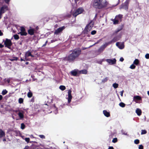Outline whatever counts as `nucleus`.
I'll list each match as a JSON object with an SVG mask.
<instances>
[{
    "label": "nucleus",
    "mask_w": 149,
    "mask_h": 149,
    "mask_svg": "<svg viewBox=\"0 0 149 149\" xmlns=\"http://www.w3.org/2000/svg\"><path fill=\"white\" fill-rule=\"evenodd\" d=\"M81 50L79 49H76L72 51V53L66 57L65 60L69 62L74 61L77 57L81 53Z\"/></svg>",
    "instance_id": "nucleus-1"
},
{
    "label": "nucleus",
    "mask_w": 149,
    "mask_h": 149,
    "mask_svg": "<svg viewBox=\"0 0 149 149\" xmlns=\"http://www.w3.org/2000/svg\"><path fill=\"white\" fill-rule=\"evenodd\" d=\"M108 4L106 0H95L93 6L96 8H102L107 6Z\"/></svg>",
    "instance_id": "nucleus-2"
},
{
    "label": "nucleus",
    "mask_w": 149,
    "mask_h": 149,
    "mask_svg": "<svg viewBox=\"0 0 149 149\" xmlns=\"http://www.w3.org/2000/svg\"><path fill=\"white\" fill-rule=\"evenodd\" d=\"M8 10V7L6 5L0 6V16L2 17V15Z\"/></svg>",
    "instance_id": "nucleus-3"
},
{
    "label": "nucleus",
    "mask_w": 149,
    "mask_h": 149,
    "mask_svg": "<svg viewBox=\"0 0 149 149\" xmlns=\"http://www.w3.org/2000/svg\"><path fill=\"white\" fill-rule=\"evenodd\" d=\"M84 11L82 8H79L73 13L72 15L76 17L77 15L82 13Z\"/></svg>",
    "instance_id": "nucleus-4"
},
{
    "label": "nucleus",
    "mask_w": 149,
    "mask_h": 149,
    "mask_svg": "<svg viewBox=\"0 0 149 149\" xmlns=\"http://www.w3.org/2000/svg\"><path fill=\"white\" fill-rule=\"evenodd\" d=\"M26 110L25 109H21L20 111L17 114L19 116V119H17V120H23L24 118V114L25 113V111Z\"/></svg>",
    "instance_id": "nucleus-5"
},
{
    "label": "nucleus",
    "mask_w": 149,
    "mask_h": 149,
    "mask_svg": "<svg viewBox=\"0 0 149 149\" xmlns=\"http://www.w3.org/2000/svg\"><path fill=\"white\" fill-rule=\"evenodd\" d=\"M130 1V0H126L125 2L124 3V4L122 5V6H121L120 7V9L123 8L125 10H127L128 8L129 3Z\"/></svg>",
    "instance_id": "nucleus-6"
},
{
    "label": "nucleus",
    "mask_w": 149,
    "mask_h": 149,
    "mask_svg": "<svg viewBox=\"0 0 149 149\" xmlns=\"http://www.w3.org/2000/svg\"><path fill=\"white\" fill-rule=\"evenodd\" d=\"M4 44L5 45L6 47H7L9 49H10V47L11 46L12 44L10 40L6 39V40L4 41Z\"/></svg>",
    "instance_id": "nucleus-7"
},
{
    "label": "nucleus",
    "mask_w": 149,
    "mask_h": 149,
    "mask_svg": "<svg viewBox=\"0 0 149 149\" xmlns=\"http://www.w3.org/2000/svg\"><path fill=\"white\" fill-rule=\"evenodd\" d=\"M72 91L70 90H69L68 91V97L66 99L68 100V103H69L71 102L72 98V96L71 95Z\"/></svg>",
    "instance_id": "nucleus-8"
},
{
    "label": "nucleus",
    "mask_w": 149,
    "mask_h": 149,
    "mask_svg": "<svg viewBox=\"0 0 149 149\" xmlns=\"http://www.w3.org/2000/svg\"><path fill=\"white\" fill-rule=\"evenodd\" d=\"M65 27L64 26H63L55 30L54 34H58L62 32V31L65 29Z\"/></svg>",
    "instance_id": "nucleus-9"
},
{
    "label": "nucleus",
    "mask_w": 149,
    "mask_h": 149,
    "mask_svg": "<svg viewBox=\"0 0 149 149\" xmlns=\"http://www.w3.org/2000/svg\"><path fill=\"white\" fill-rule=\"evenodd\" d=\"M106 61L109 64L111 65L115 64L116 61V59L115 58H113V59H106Z\"/></svg>",
    "instance_id": "nucleus-10"
},
{
    "label": "nucleus",
    "mask_w": 149,
    "mask_h": 149,
    "mask_svg": "<svg viewBox=\"0 0 149 149\" xmlns=\"http://www.w3.org/2000/svg\"><path fill=\"white\" fill-rule=\"evenodd\" d=\"M116 45L120 49H123L124 47V45L123 43H119L118 42L116 43Z\"/></svg>",
    "instance_id": "nucleus-11"
},
{
    "label": "nucleus",
    "mask_w": 149,
    "mask_h": 149,
    "mask_svg": "<svg viewBox=\"0 0 149 149\" xmlns=\"http://www.w3.org/2000/svg\"><path fill=\"white\" fill-rule=\"evenodd\" d=\"M35 30L34 29L31 28V27L30 28V29L28 31V32L30 35H33L34 34Z\"/></svg>",
    "instance_id": "nucleus-12"
},
{
    "label": "nucleus",
    "mask_w": 149,
    "mask_h": 149,
    "mask_svg": "<svg viewBox=\"0 0 149 149\" xmlns=\"http://www.w3.org/2000/svg\"><path fill=\"white\" fill-rule=\"evenodd\" d=\"M119 39V37L118 36H116L114 37L109 42L110 44H111L112 43H113L115 42L116 41L118 40Z\"/></svg>",
    "instance_id": "nucleus-13"
},
{
    "label": "nucleus",
    "mask_w": 149,
    "mask_h": 149,
    "mask_svg": "<svg viewBox=\"0 0 149 149\" xmlns=\"http://www.w3.org/2000/svg\"><path fill=\"white\" fill-rule=\"evenodd\" d=\"M25 56L26 57H28L29 56H31V57H34V56L31 54V52L29 51L26 52Z\"/></svg>",
    "instance_id": "nucleus-14"
},
{
    "label": "nucleus",
    "mask_w": 149,
    "mask_h": 149,
    "mask_svg": "<svg viewBox=\"0 0 149 149\" xmlns=\"http://www.w3.org/2000/svg\"><path fill=\"white\" fill-rule=\"evenodd\" d=\"M141 100V97L138 95L134 96L133 97V100L135 102H136L137 100Z\"/></svg>",
    "instance_id": "nucleus-15"
},
{
    "label": "nucleus",
    "mask_w": 149,
    "mask_h": 149,
    "mask_svg": "<svg viewBox=\"0 0 149 149\" xmlns=\"http://www.w3.org/2000/svg\"><path fill=\"white\" fill-rule=\"evenodd\" d=\"M90 28L87 25L84 30V32L85 33H87L91 29H90Z\"/></svg>",
    "instance_id": "nucleus-16"
},
{
    "label": "nucleus",
    "mask_w": 149,
    "mask_h": 149,
    "mask_svg": "<svg viewBox=\"0 0 149 149\" xmlns=\"http://www.w3.org/2000/svg\"><path fill=\"white\" fill-rule=\"evenodd\" d=\"M103 113L104 115L106 117H108L110 116L109 112L107 111L106 110H104L103 111Z\"/></svg>",
    "instance_id": "nucleus-17"
},
{
    "label": "nucleus",
    "mask_w": 149,
    "mask_h": 149,
    "mask_svg": "<svg viewBox=\"0 0 149 149\" xmlns=\"http://www.w3.org/2000/svg\"><path fill=\"white\" fill-rule=\"evenodd\" d=\"M123 17V15L121 14H119L118 15H116L115 18L118 19L119 21H121V19Z\"/></svg>",
    "instance_id": "nucleus-18"
},
{
    "label": "nucleus",
    "mask_w": 149,
    "mask_h": 149,
    "mask_svg": "<svg viewBox=\"0 0 149 149\" xmlns=\"http://www.w3.org/2000/svg\"><path fill=\"white\" fill-rule=\"evenodd\" d=\"M71 74L74 76H76L77 74V70H74L71 72Z\"/></svg>",
    "instance_id": "nucleus-19"
},
{
    "label": "nucleus",
    "mask_w": 149,
    "mask_h": 149,
    "mask_svg": "<svg viewBox=\"0 0 149 149\" xmlns=\"http://www.w3.org/2000/svg\"><path fill=\"white\" fill-rule=\"evenodd\" d=\"M5 133L1 129H0V138H1L5 136Z\"/></svg>",
    "instance_id": "nucleus-20"
},
{
    "label": "nucleus",
    "mask_w": 149,
    "mask_h": 149,
    "mask_svg": "<svg viewBox=\"0 0 149 149\" xmlns=\"http://www.w3.org/2000/svg\"><path fill=\"white\" fill-rule=\"evenodd\" d=\"M87 25L89 27V28H90V29H92L94 25V22L92 21H91Z\"/></svg>",
    "instance_id": "nucleus-21"
},
{
    "label": "nucleus",
    "mask_w": 149,
    "mask_h": 149,
    "mask_svg": "<svg viewBox=\"0 0 149 149\" xmlns=\"http://www.w3.org/2000/svg\"><path fill=\"white\" fill-rule=\"evenodd\" d=\"M136 112L138 116H140L141 113V110L139 108H137L136 109Z\"/></svg>",
    "instance_id": "nucleus-22"
},
{
    "label": "nucleus",
    "mask_w": 149,
    "mask_h": 149,
    "mask_svg": "<svg viewBox=\"0 0 149 149\" xmlns=\"http://www.w3.org/2000/svg\"><path fill=\"white\" fill-rule=\"evenodd\" d=\"M28 90H29V91L27 95V96L28 97L30 98L32 97V96L33 95V94H32V93L31 92V91L30 90V88H28Z\"/></svg>",
    "instance_id": "nucleus-23"
},
{
    "label": "nucleus",
    "mask_w": 149,
    "mask_h": 149,
    "mask_svg": "<svg viewBox=\"0 0 149 149\" xmlns=\"http://www.w3.org/2000/svg\"><path fill=\"white\" fill-rule=\"evenodd\" d=\"M111 20L113 22V24H118L119 21L118 19H116L115 18L114 19H112Z\"/></svg>",
    "instance_id": "nucleus-24"
},
{
    "label": "nucleus",
    "mask_w": 149,
    "mask_h": 149,
    "mask_svg": "<svg viewBox=\"0 0 149 149\" xmlns=\"http://www.w3.org/2000/svg\"><path fill=\"white\" fill-rule=\"evenodd\" d=\"M139 63V61L138 59H135L133 62V64L136 65H138Z\"/></svg>",
    "instance_id": "nucleus-25"
},
{
    "label": "nucleus",
    "mask_w": 149,
    "mask_h": 149,
    "mask_svg": "<svg viewBox=\"0 0 149 149\" xmlns=\"http://www.w3.org/2000/svg\"><path fill=\"white\" fill-rule=\"evenodd\" d=\"M19 33L21 36H26L27 34V33L26 32V31H24L20 32H19Z\"/></svg>",
    "instance_id": "nucleus-26"
},
{
    "label": "nucleus",
    "mask_w": 149,
    "mask_h": 149,
    "mask_svg": "<svg viewBox=\"0 0 149 149\" xmlns=\"http://www.w3.org/2000/svg\"><path fill=\"white\" fill-rule=\"evenodd\" d=\"M105 49L101 46L98 50V52H102Z\"/></svg>",
    "instance_id": "nucleus-27"
},
{
    "label": "nucleus",
    "mask_w": 149,
    "mask_h": 149,
    "mask_svg": "<svg viewBox=\"0 0 149 149\" xmlns=\"http://www.w3.org/2000/svg\"><path fill=\"white\" fill-rule=\"evenodd\" d=\"M110 44L109 42H106L105 44H104L103 45H102L104 49H105L106 47L109 45Z\"/></svg>",
    "instance_id": "nucleus-28"
},
{
    "label": "nucleus",
    "mask_w": 149,
    "mask_h": 149,
    "mask_svg": "<svg viewBox=\"0 0 149 149\" xmlns=\"http://www.w3.org/2000/svg\"><path fill=\"white\" fill-rule=\"evenodd\" d=\"M110 44L109 42H106L105 44H104L103 45H102L104 49H105L106 47L109 45Z\"/></svg>",
    "instance_id": "nucleus-29"
},
{
    "label": "nucleus",
    "mask_w": 149,
    "mask_h": 149,
    "mask_svg": "<svg viewBox=\"0 0 149 149\" xmlns=\"http://www.w3.org/2000/svg\"><path fill=\"white\" fill-rule=\"evenodd\" d=\"M80 73L84 74H86L87 73V71L86 70H81L80 71Z\"/></svg>",
    "instance_id": "nucleus-30"
},
{
    "label": "nucleus",
    "mask_w": 149,
    "mask_h": 149,
    "mask_svg": "<svg viewBox=\"0 0 149 149\" xmlns=\"http://www.w3.org/2000/svg\"><path fill=\"white\" fill-rule=\"evenodd\" d=\"M65 87L64 86L61 85L59 87V88L62 91H64L65 89Z\"/></svg>",
    "instance_id": "nucleus-31"
},
{
    "label": "nucleus",
    "mask_w": 149,
    "mask_h": 149,
    "mask_svg": "<svg viewBox=\"0 0 149 149\" xmlns=\"http://www.w3.org/2000/svg\"><path fill=\"white\" fill-rule=\"evenodd\" d=\"M118 84L116 83H114L113 84V86L114 88H116L118 87Z\"/></svg>",
    "instance_id": "nucleus-32"
},
{
    "label": "nucleus",
    "mask_w": 149,
    "mask_h": 149,
    "mask_svg": "<svg viewBox=\"0 0 149 149\" xmlns=\"http://www.w3.org/2000/svg\"><path fill=\"white\" fill-rule=\"evenodd\" d=\"M147 133V131L145 130H141V135L145 134Z\"/></svg>",
    "instance_id": "nucleus-33"
},
{
    "label": "nucleus",
    "mask_w": 149,
    "mask_h": 149,
    "mask_svg": "<svg viewBox=\"0 0 149 149\" xmlns=\"http://www.w3.org/2000/svg\"><path fill=\"white\" fill-rule=\"evenodd\" d=\"M120 106L122 107H124L125 106V104L123 102H120L119 104Z\"/></svg>",
    "instance_id": "nucleus-34"
},
{
    "label": "nucleus",
    "mask_w": 149,
    "mask_h": 149,
    "mask_svg": "<svg viewBox=\"0 0 149 149\" xmlns=\"http://www.w3.org/2000/svg\"><path fill=\"white\" fill-rule=\"evenodd\" d=\"M15 40H18L19 39V37L18 35L15 34L13 36Z\"/></svg>",
    "instance_id": "nucleus-35"
},
{
    "label": "nucleus",
    "mask_w": 149,
    "mask_h": 149,
    "mask_svg": "<svg viewBox=\"0 0 149 149\" xmlns=\"http://www.w3.org/2000/svg\"><path fill=\"white\" fill-rule=\"evenodd\" d=\"M23 98H20L19 99L18 102L19 103L22 104L23 102Z\"/></svg>",
    "instance_id": "nucleus-36"
},
{
    "label": "nucleus",
    "mask_w": 149,
    "mask_h": 149,
    "mask_svg": "<svg viewBox=\"0 0 149 149\" xmlns=\"http://www.w3.org/2000/svg\"><path fill=\"white\" fill-rule=\"evenodd\" d=\"M134 64H132V65H131L130 68L132 69H134L136 67V66L134 65Z\"/></svg>",
    "instance_id": "nucleus-37"
},
{
    "label": "nucleus",
    "mask_w": 149,
    "mask_h": 149,
    "mask_svg": "<svg viewBox=\"0 0 149 149\" xmlns=\"http://www.w3.org/2000/svg\"><path fill=\"white\" fill-rule=\"evenodd\" d=\"M7 93V91L6 90H3L2 92V94L3 95L6 94Z\"/></svg>",
    "instance_id": "nucleus-38"
},
{
    "label": "nucleus",
    "mask_w": 149,
    "mask_h": 149,
    "mask_svg": "<svg viewBox=\"0 0 149 149\" xmlns=\"http://www.w3.org/2000/svg\"><path fill=\"white\" fill-rule=\"evenodd\" d=\"M25 127V125L23 123H22L21 125V129L23 130Z\"/></svg>",
    "instance_id": "nucleus-39"
},
{
    "label": "nucleus",
    "mask_w": 149,
    "mask_h": 149,
    "mask_svg": "<svg viewBox=\"0 0 149 149\" xmlns=\"http://www.w3.org/2000/svg\"><path fill=\"white\" fill-rule=\"evenodd\" d=\"M17 58L16 57H14L13 58L10 59L11 61H17Z\"/></svg>",
    "instance_id": "nucleus-40"
},
{
    "label": "nucleus",
    "mask_w": 149,
    "mask_h": 149,
    "mask_svg": "<svg viewBox=\"0 0 149 149\" xmlns=\"http://www.w3.org/2000/svg\"><path fill=\"white\" fill-rule=\"evenodd\" d=\"M139 140L137 139H136L134 141V143L137 144H139Z\"/></svg>",
    "instance_id": "nucleus-41"
},
{
    "label": "nucleus",
    "mask_w": 149,
    "mask_h": 149,
    "mask_svg": "<svg viewBox=\"0 0 149 149\" xmlns=\"http://www.w3.org/2000/svg\"><path fill=\"white\" fill-rule=\"evenodd\" d=\"M24 140L28 143L30 141V139L29 138H25L24 139Z\"/></svg>",
    "instance_id": "nucleus-42"
},
{
    "label": "nucleus",
    "mask_w": 149,
    "mask_h": 149,
    "mask_svg": "<svg viewBox=\"0 0 149 149\" xmlns=\"http://www.w3.org/2000/svg\"><path fill=\"white\" fill-rule=\"evenodd\" d=\"M108 79V78L107 77H106L102 80V82L103 83H104L105 82L107 81Z\"/></svg>",
    "instance_id": "nucleus-43"
},
{
    "label": "nucleus",
    "mask_w": 149,
    "mask_h": 149,
    "mask_svg": "<svg viewBox=\"0 0 149 149\" xmlns=\"http://www.w3.org/2000/svg\"><path fill=\"white\" fill-rule=\"evenodd\" d=\"M117 141V139L116 138H113L112 141V142L113 143H115Z\"/></svg>",
    "instance_id": "nucleus-44"
},
{
    "label": "nucleus",
    "mask_w": 149,
    "mask_h": 149,
    "mask_svg": "<svg viewBox=\"0 0 149 149\" xmlns=\"http://www.w3.org/2000/svg\"><path fill=\"white\" fill-rule=\"evenodd\" d=\"M121 133L123 134H124L125 135H127V132H126L125 131L123 130H122L121 131Z\"/></svg>",
    "instance_id": "nucleus-45"
},
{
    "label": "nucleus",
    "mask_w": 149,
    "mask_h": 149,
    "mask_svg": "<svg viewBox=\"0 0 149 149\" xmlns=\"http://www.w3.org/2000/svg\"><path fill=\"white\" fill-rule=\"evenodd\" d=\"M20 29H21V32L25 31V29L23 26L21 27Z\"/></svg>",
    "instance_id": "nucleus-46"
},
{
    "label": "nucleus",
    "mask_w": 149,
    "mask_h": 149,
    "mask_svg": "<svg viewBox=\"0 0 149 149\" xmlns=\"http://www.w3.org/2000/svg\"><path fill=\"white\" fill-rule=\"evenodd\" d=\"M96 33V31L95 30H93L91 32V34L92 35H94Z\"/></svg>",
    "instance_id": "nucleus-47"
},
{
    "label": "nucleus",
    "mask_w": 149,
    "mask_h": 149,
    "mask_svg": "<svg viewBox=\"0 0 149 149\" xmlns=\"http://www.w3.org/2000/svg\"><path fill=\"white\" fill-rule=\"evenodd\" d=\"M39 136L42 139H45V136L43 135H39Z\"/></svg>",
    "instance_id": "nucleus-48"
},
{
    "label": "nucleus",
    "mask_w": 149,
    "mask_h": 149,
    "mask_svg": "<svg viewBox=\"0 0 149 149\" xmlns=\"http://www.w3.org/2000/svg\"><path fill=\"white\" fill-rule=\"evenodd\" d=\"M6 3L8 4L10 0H4Z\"/></svg>",
    "instance_id": "nucleus-49"
},
{
    "label": "nucleus",
    "mask_w": 149,
    "mask_h": 149,
    "mask_svg": "<svg viewBox=\"0 0 149 149\" xmlns=\"http://www.w3.org/2000/svg\"><path fill=\"white\" fill-rule=\"evenodd\" d=\"M143 146L142 145H139V149H143Z\"/></svg>",
    "instance_id": "nucleus-50"
},
{
    "label": "nucleus",
    "mask_w": 149,
    "mask_h": 149,
    "mask_svg": "<svg viewBox=\"0 0 149 149\" xmlns=\"http://www.w3.org/2000/svg\"><path fill=\"white\" fill-rule=\"evenodd\" d=\"M145 57L146 59H148L149 58V54H146L145 56Z\"/></svg>",
    "instance_id": "nucleus-51"
},
{
    "label": "nucleus",
    "mask_w": 149,
    "mask_h": 149,
    "mask_svg": "<svg viewBox=\"0 0 149 149\" xmlns=\"http://www.w3.org/2000/svg\"><path fill=\"white\" fill-rule=\"evenodd\" d=\"M21 110V109H18V110H14L13 111L14 112H15V113H19V111H20Z\"/></svg>",
    "instance_id": "nucleus-52"
},
{
    "label": "nucleus",
    "mask_w": 149,
    "mask_h": 149,
    "mask_svg": "<svg viewBox=\"0 0 149 149\" xmlns=\"http://www.w3.org/2000/svg\"><path fill=\"white\" fill-rule=\"evenodd\" d=\"M47 42H48V41L47 40L46 41V42H45V43L42 46V47H44L47 44Z\"/></svg>",
    "instance_id": "nucleus-53"
},
{
    "label": "nucleus",
    "mask_w": 149,
    "mask_h": 149,
    "mask_svg": "<svg viewBox=\"0 0 149 149\" xmlns=\"http://www.w3.org/2000/svg\"><path fill=\"white\" fill-rule=\"evenodd\" d=\"M27 57H26L25 56V59L24 60H25V61H28L29 60V59L27 58Z\"/></svg>",
    "instance_id": "nucleus-54"
},
{
    "label": "nucleus",
    "mask_w": 149,
    "mask_h": 149,
    "mask_svg": "<svg viewBox=\"0 0 149 149\" xmlns=\"http://www.w3.org/2000/svg\"><path fill=\"white\" fill-rule=\"evenodd\" d=\"M123 92H124V91H121L120 92V95H121V96H123Z\"/></svg>",
    "instance_id": "nucleus-55"
},
{
    "label": "nucleus",
    "mask_w": 149,
    "mask_h": 149,
    "mask_svg": "<svg viewBox=\"0 0 149 149\" xmlns=\"http://www.w3.org/2000/svg\"><path fill=\"white\" fill-rule=\"evenodd\" d=\"M124 61V58L123 57H121L120 59V61L123 62Z\"/></svg>",
    "instance_id": "nucleus-56"
},
{
    "label": "nucleus",
    "mask_w": 149,
    "mask_h": 149,
    "mask_svg": "<svg viewBox=\"0 0 149 149\" xmlns=\"http://www.w3.org/2000/svg\"><path fill=\"white\" fill-rule=\"evenodd\" d=\"M30 137L31 138H34L35 137L32 135H29Z\"/></svg>",
    "instance_id": "nucleus-57"
},
{
    "label": "nucleus",
    "mask_w": 149,
    "mask_h": 149,
    "mask_svg": "<svg viewBox=\"0 0 149 149\" xmlns=\"http://www.w3.org/2000/svg\"><path fill=\"white\" fill-rule=\"evenodd\" d=\"M4 47V45L0 43V48H2Z\"/></svg>",
    "instance_id": "nucleus-58"
},
{
    "label": "nucleus",
    "mask_w": 149,
    "mask_h": 149,
    "mask_svg": "<svg viewBox=\"0 0 149 149\" xmlns=\"http://www.w3.org/2000/svg\"><path fill=\"white\" fill-rule=\"evenodd\" d=\"M109 149H114L113 148L112 146H109L108 148Z\"/></svg>",
    "instance_id": "nucleus-59"
},
{
    "label": "nucleus",
    "mask_w": 149,
    "mask_h": 149,
    "mask_svg": "<svg viewBox=\"0 0 149 149\" xmlns=\"http://www.w3.org/2000/svg\"><path fill=\"white\" fill-rule=\"evenodd\" d=\"M6 82L9 83H10V79H7L6 80Z\"/></svg>",
    "instance_id": "nucleus-60"
},
{
    "label": "nucleus",
    "mask_w": 149,
    "mask_h": 149,
    "mask_svg": "<svg viewBox=\"0 0 149 149\" xmlns=\"http://www.w3.org/2000/svg\"><path fill=\"white\" fill-rule=\"evenodd\" d=\"M3 98V97L1 95H0V100H1Z\"/></svg>",
    "instance_id": "nucleus-61"
},
{
    "label": "nucleus",
    "mask_w": 149,
    "mask_h": 149,
    "mask_svg": "<svg viewBox=\"0 0 149 149\" xmlns=\"http://www.w3.org/2000/svg\"><path fill=\"white\" fill-rule=\"evenodd\" d=\"M56 41V40H51V43H52V42H55Z\"/></svg>",
    "instance_id": "nucleus-62"
},
{
    "label": "nucleus",
    "mask_w": 149,
    "mask_h": 149,
    "mask_svg": "<svg viewBox=\"0 0 149 149\" xmlns=\"http://www.w3.org/2000/svg\"><path fill=\"white\" fill-rule=\"evenodd\" d=\"M3 35V33L1 31V30H0V36H1Z\"/></svg>",
    "instance_id": "nucleus-63"
},
{
    "label": "nucleus",
    "mask_w": 149,
    "mask_h": 149,
    "mask_svg": "<svg viewBox=\"0 0 149 149\" xmlns=\"http://www.w3.org/2000/svg\"><path fill=\"white\" fill-rule=\"evenodd\" d=\"M21 61H25V60H24V59H23L22 58H21Z\"/></svg>",
    "instance_id": "nucleus-64"
}]
</instances>
